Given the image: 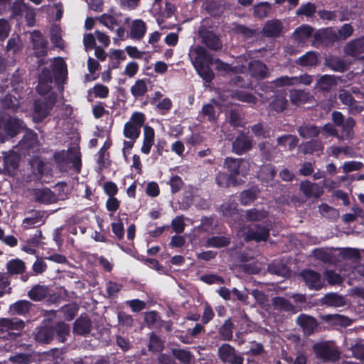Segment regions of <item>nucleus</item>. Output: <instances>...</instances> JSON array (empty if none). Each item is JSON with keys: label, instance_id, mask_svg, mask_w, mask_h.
I'll return each mask as SVG.
<instances>
[{"label": "nucleus", "instance_id": "1", "mask_svg": "<svg viewBox=\"0 0 364 364\" xmlns=\"http://www.w3.org/2000/svg\"><path fill=\"white\" fill-rule=\"evenodd\" d=\"M67 77V66L61 57L54 58L50 68L44 67L38 75L36 91L40 95H46L52 89L53 80L57 84L63 83Z\"/></svg>", "mask_w": 364, "mask_h": 364}, {"label": "nucleus", "instance_id": "2", "mask_svg": "<svg viewBox=\"0 0 364 364\" xmlns=\"http://www.w3.org/2000/svg\"><path fill=\"white\" fill-rule=\"evenodd\" d=\"M70 333V326L64 321L46 323L36 327L33 331L34 340L39 344H49L55 338L64 343Z\"/></svg>", "mask_w": 364, "mask_h": 364}, {"label": "nucleus", "instance_id": "3", "mask_svg": "<svg viewBox=\"0 0 364 364\" xmlns=\"http://www.w3.org/2000/svg\"><path fill=\"white\" fill-rule=\"evenodd\" d=\"M189 56L198 74L205 82H211L215 74L210 68L213 64V58L205 48L197 46L191 50Z\"/></svg>", "mask_w": 364, "mask_h": 364}, {"label": "nucleus", "instance_id": "4", "mask_svg": "<svg viewBox=\"0 0 364 364\" xmlns=\"http://www.w3.org/2000/svg\"><path fill=\"white\" fill-rule=\"evenodd\" d=\"M23 321L18 318H0V338L8 341H16L21 336V331L24 328Z\"/></svg>", "mask_w": 364, "mask_h": 364}, {"label": "nucleus", "instance_id": "5", "mask_svg": "<svg viewBox=\"0 0 364 364\" xmlns=\"http://www.w3.org/2000/svg\"><path fill=\"white\" fill-rule=\"evenodd\" d=\"M145 114L140 112H134L129 120L124 124L123 134L129 140H136L141 134V128L144 127Z\"/></svg>", "mask_w": 364, "mask_h": 364}, {"label": "nucleus", "instance_id": "6", "mask_svg": "<svg viewBox=\"0 0 364 364\" xmlns=\"http://www.w3.org/2000/svg\"><path fill=\"white\" fill-rule=\"evenodd\" d=\"M57 97L54 92L50 93L44 100H35L33 102V119L35 122H43L50 114L56 102Z\"/></svg>", "mask_w": 364, "mask_h": 364}, {"label": "nucleus", "instance_id": "7", "mask_svg": "<svg viewBox=\"0 0 364 364\" xmlns=\"http://www.w3.org/2000/svg\"><path fill=\"white\" fill-rule=\"evenodd\" d=\"M23 129V120L11 115H0V137L16 136Z\"/></svg>", "mask_w": 364, "mask_h": 364}, {"label": "nucleus", "instance_id": "8", "mask_svg": "<svg viewBox=\"0 0 364 364\" xmlns=\"http://www.w3.org/2000/svg\"><path fill=\"white\" fill-rule=\"evenodd\" d=\"M224 167L234 178H237L238 176H245L247 174L250 164L243 159L227 157L224 161Z\"/></svg>", "mask_w": 364, "mask_h": 364}, {"label": "nucleus", "instance_id": "9", "mask_svg": "<svg viewBox=\"0 0 364 364\" xmlns=\"http://www.w3.org/2000/svg\"><path fill=\"white\" fill-rule=\"evenodd\" d=\"M220 360L228 364H243L244 358L237 353L235 348L229 343H223L218 350Z\"/></svg>", "mask_w": 364, "mask_h": 364}, {"label": "nucleus", "instance_id": "10", "mask_svg": "<svg viewBox=\"0 0 364 364\" xmlns=\"http://www.w3.org/2000/svg\"><path fill=\"white\" fill-rule=\"evenodd\" d=\"M300 276L305 285L310 290L319 291L326 286L325 279L321 277L319 272L306 269L301 271Z\"/></svg>", "mask_w": 364, "mask_h": 364}, {"label": "nucleus", "instance_id": "11", "mask_svg": "<svg viewBox=\"0 0 364 364\" xmlns=\"http://www.w3.org/2000/svg\"><path fill=\"white\" fill-rule=\"evenodd\" d=\"M8 276L21 275V280L26 282L28 280L31 273L26 272V266L21 259L16 258L9 260L6 264Z\"/></svg>", "mask_w": 364, "mask_h": 364}, {"label": "nucleus", "instance_id": "12", "mask_svg": "<svg viewBox=\"0 0 364 364\" xmlns=\"http://www.w3.org/2000/svg\"><path fill=\"white\" fill-rule=\"evenodd\" d=\"M237 203L235 201H228L221 204L218 211L228 220V223L234 225L241 219V214L237 208Z\"/></svg>", "mask_w": 364, "mask_h": 364}, {"label": "nucleus", "instance_id": "13", "mask_svg": "<svg viewBox=\"0 0 364 364\" xmlns=\"http://www.w3.org/2000/svg\"><path fill=\"white\" fill-rule=\"evenodd\" d=\"M34 55L36 58L46 57L48 55V41L41 32L34 30L30 33Z\"/></svg>", "mask_w": 364, "mask_h": 364}, {"label": "nucleus", "instance_id": "14", "mask_svg": "<svg viewBox=\"0 0 364 364\" xmlns=\"http://www.w3.org/2000/svg\"><path fill=\"white\" fill-rule=\"evenodd\" d=\"M269 228L267 224H255L249 228L246 239L247 240H253L257 242H266L269 237Z\"/></svg>", "mask_w": 364, "mask_h": 364}, {"label": "nucleus", "instance_id": "15", "mask_svg": "<svg viewBox=\"0 0 364 364\" xmlns=\"http://www.w3.org/2000/svg\"><path fill=\"white\" fill-rule=\"evenodd\" d=\"M314 351L317 358L323 360L335 361L339 358V352L326 343H318L314 344Z\"/></svg>", "mask_w": 364, "mask_h": 364}, {"label": "nucleus", "instance_id": "16", "mask_svg": "<svg viewBox=\"0 0 364 364\" xmlns=\"http://www.w3.org/2000/svg\"><path fill=\"white\" fill-rule=\"evenodd\" d=\"M338 82H344L342 77L333 75H323L316 82V87L323 92H329L338 85Z\"/></svg>", "mask_w": 364, "mask_h": 364}, {"label": "nucleus", "instance_id": "17", "mask_svg": "<svg viewBox=\"0 0 364 364\" xmlns=\"http://www.w3.org/2000/svg\"><path fill=\"white\" fill-rule=\"evenodd\" d=\"M296 323L306 336L313 334L318 326L315 318L304 314H301L297 317Z\"/></svg>", "mask_w": 364, "mask_h": 364}, {"label": "nucleus", "instance_id": "18", "mask_svg": "<svg viewBox=\"0 0 364 364\" xmlns=\"http://www.w3.org/2000/svg\"><path fill=\"white\" fill-rule=\"evenodd\" d=\"M343 52L347 56L357 58L364 53V36L349 41L344 47Z\"/></svg>", "mask_w": 364, "mask_h": 364}, {"label": "nucleus", "instance_id": "19", "mask_svg": "<svg viewBox=\"0 0 364 364\" xmlns=\"http://www.w3.org/2000/svg\"><path fill=\"white\" fill-rule=\"evenodd\" d=\"M252 147V140L245 134L237 136L232 144V151L237 155H242L247 152Z\"/></svg>", "mask_w": 364, "mask_h": 364}, {"label": "nucleus", "instance_id": "20", "mask_svg": "<svg viewBox=\"0 0 364 364\" xmlns=\"http://www.w3.org/2000/svg\"><path fill=\"white\" fill-rule=\"evenodd\" d=\"M38 143V134L31 129H28L23 135L18 145L21 150L29 154L30 151L33 149Z\"/></svg>", "mask_w": 364, "mask_h": 364}, {"label": "nucleus", "instance_id": "21", "mask_svg": "<svg viewBox=\"0 0 364 364\" xmlns=\"http://www.w3.org/2000/svg\"><path fill=\"white\" fill-rule=\"evenodd\" d=\"M203 43L209 49L218 51L221 50L223 43L219 37L213 31L205 30L200 32Z\"/></svg>", "mask_w": 364, "mask_h": 364}, {"label": "nucleus", "instance_id": "22", "mask_svg": "<svg viewBox=\"0 0 364 364\" xmlns=\"http://www.w3.org/2000/svg\"><path fill=\"white\" fill-rule=\"evenodd\" d=\"M91 328V319L88 316H80L73 323V333L80 336H86L90 333Z\"/></svg>", "mask_w": 364, "mask_h": 364}, {"label": "nucleus", "instance_id": "23", "mask_svg": "<svg viewBox=\"0 0 364 364\" xmlns=\"http://www.w3.org/2000/svg\"><path fill=\"white\" fill-rule=\"evenodd\" d=\"M249 70L252 76L264 79L269 76V69L265 63L259 60H256L249 63Z\"/></svg>", "mask_w": 364, "mask_h": 364}, {"label": "nucleus", "instance_id": "24", "mask_svg": "<svg viewBox=\"0 0 364 364\" xmlns=\"http://www.w3.org/2000/svg\"><path fill=\"white\" fill-rule=\"evenodd\" d=\"M314 38L316 41H318L325 47L333 46L338 40V35L335 31L328 30L316 32L314 34Z\"/></svg>", "mask_w": 364, "mask_h": 364}, {"label": "nucleus", "instance_id": "25", "mask_svg": "<svg viewBox=\"0 0 364 364\" xmlns=\"http://www.w3.org/2000/svg\"><path fill=\"white\" fill-rule=\"evenodd\" d=\"M325 65L335 72L344 73L348 69L346 61L338 56L331 55L325 59Z\"/></svg>", "mask_w": 364, "mask_h": 364}, {"label": "nucleus", "instance_id": "26", "mask_svg": "<svg viewBox=\"0 0 364 364\" xmlns=\"http://www.w3.org/2000/svg\"><path fill=\"white\" fill-rule=\"evenodd\" d=\"M300 189L308 198H319L323 194V189L316 183H311L306 180L301 182Z\"/></svg>", "mask_w": 364, "mask_h": 364}, {"label": "nucleus", "instance_id": "27", "mask_svg": "<svg viewBox=\"0 0 364 364\" xmlns=\"http://www.w3.org/2000/svg\"><path fill=\"white\" fill-rule=\"evenodd\" d=\"M355 126V120L351 117H348L345 123L343 125H341V134L338 133V139L339 141H350L353 138L354 132L353 128Z\"/></svg>", "mask_w": 364, "mask_h": 364}, {"label": "nucleus", "instance_id": "28", "mask_svg": "<svg viewBox=\"0 0 364 364\" xmlns=\"http://www.w3.org/2000/svg\"><path fill=\"white\" fill-rule=\"evenodd\" d=\"M144 139L141 151L144 154H149L154 144L155 132L153 127L146 125L144 127Z\"/></svg>", "mask_w": 364, "mask_h": 364}, {"label": "nucleus", "instance_id": "29", "mask_svg": "<svg viewBox=\"0 0 364 364\" xmlns=\"http://www.w3.org/2000/svg\"><path fill=\"white\" fill-rule=\"evenodd\" d=\"M34 200L43 204H51L56 201V196L49 188L37 189L33 194Z\"/></svg>", "mask_w": 364, "mask_h": 364}, {"label": "nucleus", "instance_id": "30", "mask_svg": "<svg viewBox=\"0 0 364 364\" xmlns=\"http://www.w3.org/2000/svg\"><path fill=\"white\" fill-rule=\"evenodd\" d=\"M282 24L279 21H269L264 26L262 33L266 37H278L282 32Z\"/></svg>", "mask_w": 364, "mask_h": 364}, {"label": "nucleus", "instance_id": "31", "mask_svg": "<svg viewBox=\"0 0 364 364\" xmlns=\"http://www.w3.org/2000/svg\"><path fill=\"white\" fill-rule=\"evenodd\" d=\"M297 132L301 137L310 139L317 137L321 132V129L315 124H303L298 127Z\"/></svg>", "mask_w": 364, "mask_h": 364}, {"label": "nucleus", "instance_id": "32", "mask_svg": "<svg viewBox=\"0 0 364 364\" xmlns=\"http://www.w3.org/2000/svg\"><path fill=\"white\" fill-rule=\"evenodd\" d=\"M313 31L314 29L311 26L301 25L294 31V38L296 42L304 43L311 36Z\"/></svg>", "mask_w": 364, "mask_h": 364}, {"label": "nucleus", "instance_id": "33", "mask_svg": "<svg viewBox=\"0 0 364 364\" xmlns=\"http://www.w3.org/2000/svg\"><path fill=\"white\" fill-rule=\"evenodd\" d=\"M146 31V25L141 19L134 20L130 28V36L133 39H141Z\"/></svg>", "mask_w": 364, "mask_h": 364}, {"label": "nucleus", "instance_id": "34", "mask_svg": "<svg viewBox=\"0 0 364 364\" xmlns=\"http://www.w3.org/2000/svg\"><path fill=\"white\" fill-rule=\"evenodd\" d=\"M33 304L27 300H18L10 306L13 314L26 316L29 313Z\"/></svg>", "mask_w": 364, "mask_h": 364}, {"label": "nucleus", "instance_id": "35", "mask_svg": "<svg viewBox=\"0 0 364 364\" xmlns=\"http://www.w3.org/2000/svg\"><path fill=\"white\" fill-rule=\"evenodd\" d=\"M338 98L342 104L348 106L350 109H355L358 112L362 111L363 107L356 105L355 98L349 91L346 90H341L339 93Z\"/></svg>", "mask_w": 364, "mask_h": 364}, {"label": "nucleus", "instance_id": "36", "mask_svg": "<svg viewBox=\"0 0 364 364\" xmlns=\"http://www.w3.org/2000/svg\"><path fill=\"white\" fill-rule=\"evenodd\" d=\"M288 105V100L282 94L274 96L273 100L269 104L270 111L280 113L284 111Z\"/></svg>", "mask_w": 364, "mask_h": 364}, {"label": "nucleus", "instance_id": "37", "mask_svg": "<svg viewBox=\"0 0 364 364\" xmlns=\"http://www.w3.org/2000/svg\"><path fill=\"white\" fill-rule=\"evenodd\" d=\"M277 145L289 151H292L297 146L299 139L292 134H284L277 139Z\"/></svg>", "mask_w": 364, "mask_h": 364}, {"label": "nucleus", "instance_id": "38", "mask_svg": "<svg viewBox=\"0 0 364 364\" xmlns=\"http://www.w3.org/2000/svg\"><path fill=\"white\" fill-rule=\"evenodd\" d=\"M215 183L222 188L236 186L238 184L237 178H234L229 173L219 172L215 176Z\"/></svg>", "mask_w": 364, "mask_h": 364}, {"label": "nucleus", "instance_id": "39", "mask_svg": "<svg viewBox=\"0 0 364 364\" xmlns=\"http://www.w3.org/2000/svg\"><path fill=\"white\" fill-rule=\"evenodd\" d=\"M33 352L17 353L9 358V361L14 364H31L35 362Z\"/></svg>", "mask_w": 364, "mask_h": 364}, {"label": "nucleus", "instance_id": "40", "mask_svg": "<svg viewBox=\"0 0 364 364\" xmlns=\"http://www.w3.org/2000/svg\"><path fill=\"white\" fill-rule=\"evenodd\" d=\"M48 291L46 286L36 284L28 291V296L34 301H40L46 298Z\"/></svg>", "mask_w": 364, "mask_h": 364}, {"label": "nucleus", "instance_id": "41", "mask_svg": "<svg viewBox=\"0 0 364 364\" xmlns=\"http://www.w3.org/2000/svg\"><path fill=\"white\" fill-rule=\"evenodd\" d=\"M296 63L302 67H313L318 63V55L316 52L309 51L299 57Z\"/></svg>", "mask_w": 364, "mask_h": 364}, {"label": "nucleus", "instance_id": "42", "mask_svg": "<svg viewBox=\"0 0 364 364\" xmlns=\"http://www.w3.org/2000/svg\"><path fill=\"white\" fill-rule=\"evenodd\" d=\"M289 97L293 105H300L309 102L310 95L309 92L303 90H293L290 91Z\"/></svg>", "mask_w": 364, "mask_h": 364}, {"label": "nucleus", "instance_id": "43", "mask_svg": "<svg viewBox=\"0 0 364 364\" xmlns=\"http://www.w3.org/2000/svg\"><path fill=\"white\" fill-rule=\"evenodd\" d=\"M19 166V159L16 156H9L6 157L4 161V168L5 173L14 176L16 173V171Z\"/></svg>", "mask_w": 364, "mask_h": 364}, {"label": "nucleus", "instance_id": "44", "mask_svg": "<svg viewBox=\"0 0 364 364\" xmlns=\"http://www.w3.org/2000/svg\"><path fill=\"white\" fill-rule=\"evenodd\" d=\"M29 5L24 0H15L11 6V17L13 18H21L28 9Z\"/></svg>", "mask_w": 364, "mask_h": 364}, {"label": "nucleus", "instance_id": "45", "mask_svg": "<svg viewBox=\"0 0 364 364\" xmlns=\"http://www.w3.org/2000/svg\"><path fill=\"white\" fill-rule=\"evenodd\" d=\"M230 244V238L226 236H212L206 240V247L222 248Z\"/></svg>", "mask_w": 364, "mask_h": 364}, {"label": "nucleus", "instance_id": "46", "mask_svg": "<svg viewBox=\"0 0 364 364\" xmlns=\"http://www.w3.org/2000/svg\"><path fill=\"white\" fill-rule=\"evenodd\" d=\"M260 155L263 160L269 161L272 160L276 147L268 141L261 142L258 145Z\"/></svg>", "mask_w": 364, "mask_h": 364}, {"label": "nucleus", "instance_id": "47", "mask_svg": "<svg viewBox=\"0 0 364 364\" xmlns=\"http://www.w3.org/2000/svg\"><path fill=\"white\" fill-rule=\"evenodd\" d=\"M206 117L210 122H215L217 120L215 107L211 104H206L203 106L198 116V120L203 122Z\"/></svg>", "mask_w": 364, "mask_h": 364}, {"label": "nucleus", "instance_id": "48", "mask_svg": "<svg viewBox=\"0 0 364 364\" xmlns=\"http://www.w3.org/2000/svg\"><path fill=\"white\" fill-rule=\"evenodd\" d=\"M148 348L149 351L154 353L161 352L164 348V341L159 336L153 332L149 336Z\"/></svg>", "mask_w": 364, "mask_h": 364}, {"label": "nucleus", "instance_id": "49", "mask_svg": "<svg viewBox=\"0 0 364 364\" xmlns=\"http://www.w3.org/2000/svg\"><path fill=\"white\" fill-rule=\"evenodd\" d=\"M234 324L229 318L225 321L220 327L218 332L222 339L224 341H231L232 339Z\"/></svg>", "mask_w": 364, "mask_h": 364}, {"label": "nucleus", "instance_id": "50", "mask_svg": "<svg viewBox=\"0 0 364 364\" xmlns=\"http://www.w3.org/2000/svg\"><path fill=\"white\" fill-rule=\"evenodd\" d=\"M272 304L274 309L284 311H294V306L287 299L281 296H276L272 299Z\"/></svg>", "mask_w": 364, "mask_h": 364}, {"label": "nucleus", "instance_id": "51", "mask_svg": "<svg viewBox=\"0 0 364 364\" xmlns=\"http://www.w3.org/2000/svg\"><path fill=\"white\" fill-rule=\"evenodd\" d=\"M268 270L271 274L286 277L289 273V269L281 262H273L268 266Z\"/></svg>", "mask_w": 364, "mask_h": 364}, {"label": "nucleus", "instance_id": "52", "mask_svg": "<svg viewBox=\"0 0 364 364\" xmlns=\"http://www.w3.org/2000/svg\"><path fill=\"white\" fill-rule=\"evenodd\" d=\"M147 90V85L144 79L137 80L130 88L131 93L135 98L144 96Z\"/></svg>", "mask_w": 364, "mask_h": 364}, {"label": "nucleus", "instance_id": "53", "mask_svg": "<svg viewBox=\"0 0 364 364\" xmlns=\"http://www.w3.org/2000/svg\"><path fill=\"white\" fill-rule=\"evenodd\" d=\"M43 213L41 211H34L32 216L26 218L23 220V226L24 228H31L39 223H43Z\"/></svg>", "mask_w": 364, "mask_h": 364}, {"label": "nucleus", "instance_id": "54", "mask_svg": "<svg viewBox=\"0 0 364 364\" xmlns=\"http://www.w3.org/2000/svg\"><path fill=\"white\" fill-rule=\"evenodd\" d=\"M63 351L59 348H52L46 353L47 364H65L63 357Z\"/></svg>", "mask_w": 364, "mask_h": 364}, {"label": "nucleus", "instance_id": "55", "mask_svg": "<svg viewBox=\"0 0 364 364\" xmlns=\"http://www.w3.org/2000/svg\"><path fill=\"white\" fill-rule=\"evenodd\" d=\"M343 298L334 293L326 294L322 299L321 303L323 304L331 306H340L343 304Z\"/></svg>", "mask_w": 364, "mask_h": 364}, {"label": "nucleus", "instance_id": "56", "mask_svg": "<svg viewBox=\"0 0 364 364\" xmlns=\"http://www.w3.org/2000/svg\"><path fill=\"white\" fill-rule=\"evenodd\" d=\"M323 148V146L321 141L318 139H312L304 144L303 152L305 154H313L316 151H322Z\"/></svg>", "mask_w": 364, "mask_h": 364}, {"label": "nucleus", "instance_id": "57", "mask_svg": "<svg viewBox=\"0 0 364 364\" xmlns=\"http://www.w3.org/2000/svg\"><path fill=\"white\" fill-rule=\"evenodd\" d=\"M322 319L326 322L332 323L335 325L348 326V318L339 314H326L322 316Z\"/></svg>", "mask_w": 364, "mask_h": 364}, {"label": "nucleus", "instance_id": "58", "mask_svg": "<svg viewBox=\"0 0 364 364\" xmlns=\"http://www.w3.org/2000/svg\"><path fill=\"white\" fill-rule=\"evenodd\" d=\"M53 160L57 168L60 171H65L67 169L68 161L67 155L65 151H56L53 154Z\"/></svg>", "mask_w": 364, "mask_h": 364}, {"label": "nucleus", "instance_id": "59", "mask_svg": "<svg viewBox=\"0 0 364 364\" xmlns=\"http://www.w3.org/2000/svg\"><path fill=\"white\" fill-rule=\"evenodd\" d=\"M272 9L271 4L267 1L260 2L254 6V15L260 18L267 16Z\"/></svg>", "mask_w": 364, "mask_h": 364}, {"label": "nucleus", "instance_id": "60", "mask_svg": "<svg viewBox=\"0 0 364 364\" xmlns=\"http://www.w3.org/2000/svg\"><path fill=\"white\" fill-rule=\"evenodd\" d=\"M229 123L235 128L243 127L244 122L240 112L237 109H231L229 112Z\"/></svg>", "mask_w": 364, "mask_h": 364}, {"label": "nucleus", "instance_id": "61", "mask_svg": "<svg viewBox=\"0 0 364 364\" xmlns=\"http://www.w3.org/2000/svg\"><path fill=\"white\" fill-rule=\"evenodd\" d=\"M257 193L253 189H247L242 191L240 194V201L241 204L247 205L257 199Z\"/></svg>", "mask_w": 364, "mask_h": 364}, {"label": "nucleus", "instance_id": "62", "mask_svg": "<svg viewBox=\"0 0 364 364\" xmlns=\"http://www.w3.org/2000/svg\"><path fill=\"white\" fill-rule=\"evenodd\" d=\"M267 217L264 211L259 210L256 208H252L246 211L245 218L247 221L258 222L262 220Z\"/></svg>", "mask_w": 364, "mask_h": 364}, {"label": "nucleus", "instance_id": "63", "mask_svg": "<svg viewBox=\"0 0 364 364\" xmlns=\"http://www.w3.org/2000/svg\"><path fill=\"white\" fill-rule=\"evenodd\" d=\"M21 39L18 36L10 38L6 44V50L9 53L15 55L21 50Z\"/></svg>", "mask_w": 364, "mask_h": 364}, {"label": "nucleus", "instance_id": "64", "mask_svg": "<svg viewBox=\"0 0 364 364\" xmlns=\"http://www.w3.org/2000/svg\"><path fill=\"white\" fill-rule=\"evenodd\" d=\"M316 11V5L313 3L308 2L305 4H302L296 11V14L298 16H306L307 17H311Z\"/></svg>", "mask_w": 364, "mask_h": 364}]
</instances>
